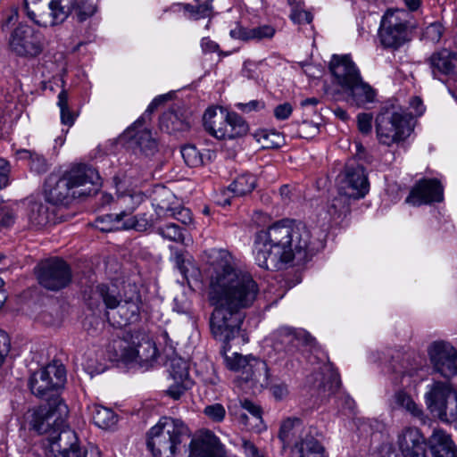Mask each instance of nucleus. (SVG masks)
<instances>
[{"instance_id": "f257e3e1", "label": "nucleus", "mask_w": 457, "mask_h": 457, "mask_svg": "<svg viewBox=\"0 0 457 457\" xmlns=\"http://www.w3.org/2000/svg\"><path fill=\"white\" fill-rule=\"evenodd\" d=\"M213 258L207 288L208 302L213 307L211 329L216 339L228 343L239 333L243 311L253 304L259 287L249 272L236 265L227 250L215 251Z\"/></svg>"}, {"instance_id": "f03ea898", "label": "nucleus", "mask_w": 457, "mask_h": 457, "mask_svg": "<svg viewBox=\"0 0 457 457\" xmlns=\"http://www.w3.org/2000/svg\"><path fill=\"white\" fill-rule=\"evenodd\" d=\"M311 231L301 222L281 220L254 236L253 254L262 269L278 270L295 260L305 259L311 249Z\"/></svg>"}, {"instance_id": "7ed1b4c3", "label": "nucleus", "mask_w": 457, "mask_h": 457, "mask_svg": "<svg viewBox=\"0 0 457 457\" xmlns=\"http://www.w3.org/2000/svg\"><path fill=\"white\" fill-rule=\"evenodd\" d=\"M69 408L56 394L51 395L46 403L33 414V428L46 435L43 446L48 457H100L97 448L91 446L83 450L74 430L66 426Z\"/></svg>"}, {"instance_id": "20e7f679", "label": "nucleus", "mask_w": 457, "mask_h": 457, "mask_svg": "<svg viewBox=\"0 0 457 457\" xmlns=\"http://www.w3.org/2000/svg\"><path fill=\"white\" fill-rule=\"evenodd\" d=\"M191 438L181 420L163 417L148 431L147 447L154 457H188Z\"/></svg>"}, {"instance_id": "39448f33", "label": "nucleus", "mask_w": 457, "mask_h": 457, "mask_svg": "<svg viewBox=\"0 0 457 457\" xmlns=\"http://www.w3.org/2000/svg\"><path fill=\"white\" fill-rule=\"evenodd\" d=\"M411 114L401 107H384L376 117V134L380 144L390 146L407 139L413 131Z\"/></svg>"}, {"instance_id": "423d86ee", "label": "nucleus", "mask_w": 457, "mask_h": 457, "mask_svg": "<svg viewBox=\"0 0 457 457\" xmlns=\"http://www.w3.org/2000/svg\"><path fill=\"white\" fill-rule=\"evenodd\" d=\"M203 122L205 130L218 139H233L248 131V125L240 115L221 107L207 108Z\"/></svg>"}, {"instance_id": "0eeeda50", "label": "nucleus", "mask_w": 457, "mask_h": 457, "mask_svg": "<svg viewBox=\"0 0 457 457\" xmlns=\"http://www.w3.org/2000/svg\"><path fill=\"white\" fill-rule=\"evenodd\" d=\"M409 18L410 13L403 9L389 10L383 15L378 37L385 48L396 50L410 40Z\"/></svg>"}, {"instance_id": "6e6552de", "label": "nucleus", "mask_w": 457, "mask_h": 457, "mask_svg": "<svg viewBox=\"0 0 457 457\" xmlns=\"http://www.w3.org/2000/svg\"><path fill=\"white\" fill-rule=\"evenodd\" d=\"M145 199V195L140 191H129L118 195L115 204L120 212L110 214L109 218L118 224L121 223L118 228L145 231L149 226L147 220L138 219L133 212Z\"/></svg>"}, {"instance_id": "1a4fd4ad", "label": "nucleus", "mask_w": 457, "mask_h": 457, "mask_svg": "<svg viewBox=\"0 0 457 457\" xmlns=\"http://www.w3.org/2000/svg\"><path fill=\"white\" fill-rule=\"evenodd\" d=\"M40 0H24L27 16L42 27L54 26L66 20L74 0H53L48 6L39 4Z\"/></svg>"}, {"instance_id": "9d476101", "label": "nucleus", "mask_w": 457, "mask_h": 457, "mask_svg": "<svg viewBox=\"0 0 457 457\" xmlns=\"http://www.w3.org/2000/svg\"><path fill=\"white\" fill-rule=\"evenodd\" d=\"M272 348L286 356H293L300 345L314 347L316 340L306 330L281 326L271 334Z\"/></svg>"}, {"instance_id": "9b49d317", "label": "nucleus", "mask_w": 457, "mask_h": 457, "mask_svg": "<svg viewBox=\"0 0 457 457\" xmlns=\"http://www.w3.org/2000/svg\"><path fill=\"white\" fill-rule=\"evenodd\" d=\"M65 380L64 366L54 361L34 372L29 378V386L33 395L42 398L62 387Z\"/></svg>"}, {"instance_id": "f8f14e48", "label": "nucleus", "mask_w": 457, "mask_h": 457, "mask_svg": "<svg viewBox=\"0 0 457 457\" xmlns=\"http://www.w3.org/2000/svg\"><path fill=\"white\" fill-rule=\"evenodd\" d=\"M71 278L70 266L62 259L52 258L37 266L38 283L47 290L58 291L66 287Z\"/></svg>"}, {"instance_id": "ddd939ff", "label": "nucleus", "mask_w": 457, "mask_h": 457, "mask_svg": "<svg viewBox=\"0 0 457 457\" xmlns=\"http://www.w3.org/2000/svg\"><path fill=\"white\" fill-rule=\"evenodd\" d=\"M9 46L17 55L27 58L37 57L44 48L41 34L25 24H20L13 29Z\"/></svg>"}, {"instance_id": "4468645a", "label": "nucleus", "mask_w": 457, "mask_h": 457, "mask_svg": "<svg viewBox=\"0 0 457 457\" xmlns=\"http://www.w3.org/2000/svg\"><path fill=\"white\" fill-rule=\"evenodd\" d=\"M428 353L436 372L448 379L457 375V350L450 343L435 341Z\"/></svg>"}, {"instance_id": "2eb2a0df", "label": "nucleus", "mask_w": 457, "mask_h": 457, "mask_svg": "<svg viewBox=\"0 0 457 457\" xmlns=\"http://www.w3.org/2000/svg\"><path fill=\"white\" fill-rule=\"evenodd\" d=\"M75 196L81 197L96 192L100 176L96 169L85 164L73 166L64 173Z\"/></svg>"}, {"instance_id": "dca6fc26", "label": "nucleus", "mask_w": 457, "mask_h": 457, "mask_svg": "<svg viewBox=\"0 0 457 457\" xmlns=\"http://www.w3.org/2000/svg\"><path fill=\"white\" fill-rule=\"evenodd\" d=\"M456 392L450 383L435 381L424 396L427 408L442 421L450 405L449 399H453Z\"/></svg>"}, {"instance_id": "f3484780", "label": "nucleus", "mask_w": 457, "mask_h": 457, "mask_svg": "<svg viewBox=\"0 0 457 457\" xmlns=\"http://www.w3.org/2000/svg\"><path fill=\"white\" fill-rule=\"evenodd\" d=\"M188 457H227L224 445L212 431L204 430L192 436Z\"/></svg>"}, {"instance_id": "a211bd4d", "label": "nucleus", "mask_w": 457, "mask_h": 457, "mask_svg": "<svg viewBox=\"0 0 457 457\" xmlns=\"http://www.w3.org/2000/svg\"><path fill=\"white\" fill-rule=\"evenodd\" d=\"M369 188L370 184L364 168L359 164H347L340 182V192L355 200L364 197Z\"/></svg>"}, {"instance_id": "6ab92c4d", "label": "nucleus", "mask_w": 457, "mask_h": 457, "mask_svg": "<svg viewBox=\"0 0 457 457\" xmlns=\"http://www.w3.org/2000/svg\"><path fill=\"white\" fill-rule=\"evenodd\" d=\"M329 70L336 83L345 90L361 78L360 71L348 55H333Z\"/></svg>"}, {"instance_id": "aec40b11", "label": "nucleus", "mask_w": 457, "mask_h": 457, "mask_svg": "<svg viewBox=\"0 0 457 457\" xmlns=\"http://www.w3.org/2000/svg\"><path fill=\"white\" fill-rule=\"evenodd\" d=\"M444 199V189L441 183L435 179L420 180L411 190L406 198L407 204L414 206L441 202Z\"/></svg>"}, {"instance_id": "412c9836", "label": "nucleus", "mask_w": 457, "mask_h": 457, "mask_svg": "<svg viewBox=\"0 0 457 457\" xmlns=\"http://www.w3.org/2000/svg\"><path fill=\"white\" fill-rule=\"evenodd\" d=\"M396 444L403 457H427L425 437L415 427L403 428L397 436Z\"/></svg>"}, {"instance_id": "4be33fe9", "label": "nucleus", "mask_w": 457, "mask_h": 457, "mask_svg": "<svg viewBox=\"0 0 457 457\" xmlns=\"http://www.w3.org/2000/svg\"><path fill=\"white\" fill-rule=\"evenodd\" d=\"M169 371L173 384L169 386L167 394L172 399L179 400L193 385V380L189 376L188 364L184 359L174 357L170 360Z\"/></svg>"}, {"instance_id": "5701e85b", "label": "nucleus", "mask_w": 457, "mask_h": 457, "mask_svg": "<svg viewBox=\"0 0 457 457\" xmlns=\"http://www.w3.org/2000/svg\"><path fill=\"white\" fill-rule=\"evenodd\" d=\"M227 367L232 370H243L245 376L243 378L245 381L256 380L257 374L261 371L267 370L266 363L251 355L243 356L238 353H234L232 357L226 356L225 358Z\"/></svg>"}, {"instance_id": "b1692460", "label": "nucleus", "mask_w": 457, "mask_h": 457, "mask_svg": "<svg viewBox=\"0 0 457 457\" xmlns=\"http://www.w3.org/2000/svg\"><path fill=\"white\" fill-rule=\"evenodd\" d=\"M45 192L49 202L54 204H68L71 199L78 197L64 175L59 179L48 177L45 183Z\"/></svg>"}, {"instance_id": "393cba45", "label": "nucleus", "mask_w": 457, "mask_h": 457, "mask_svg": "<svg viewBox=\"0 0 457 457\" xmlns=\"http://www.w3.org/2000/svg\"><path fill=\"white\" fill-rule=\"evenodd\" d=\"M26 218L30 228L41 229L55 222L54 208L48 204L31 202L27 207Z\"/></svg>"}, {"instance_id": "a878e982", "label": "nucleus", "mask_w": 457, "mask_h": 457, "mask_svg": "<svg viewBox=\"0 0 457 457\" xmlns=\"http://www.w3.org/2000/svg\"><path fill=\"white\" fill-rule=\"evenodd\" d=\"M121 356L126 361H135L143 365L156 359L157 348L151 340L142 338L137 345L133 342V345L124 347Z\"/></svg>"}, {"instance_id": "bb28decb", "label": "nucleus", "mask_w": 457, "mask_h": 457, "mask_svg": "<svg viewBox=\"0 0 457 457\" xmlns=\"http://www.w3.org/2000/svg\"><path fill=\"white\" fill-rule=\"evenodd\" d=\"M290 457H326L325 448L313 433H304L291 446Z\"/></svg>"}, {"instance_id": "cd10ccee", "label": "nucleus", "mask_w": 457, "mask_h": 457, "mask_svg": "<svg viewBox=\"0 0 457 457\" xmlns=\"http://www.w3.org/2000/svg\"><path fill=\"white\" fill-rule=\"evenodd\" d=\"M145 122L144 116L137 119L129 127L125 134L129 138H131L142 152L145 154H153L157 149V143L153 137L150 130L143 129Z\"/></svg>"}, {"instance_id": "c85d7f7f", "label": "nucleus", "mask_w": 457, "mask_h": 457, "mask_svg": "<svg viewBox=\"0 0 457 457\" xmlns=\"http://www.w3.org/2000/svg\"><path fill=\"white\" fill-rule=\"evenodd\" d=\"M304 433H312V430L311 428H304L301 419L288 417L281 422L278 436L286 448L291 447Z\"/></svg>"}, {"instance_id": "c756f323", "label": "nucleus", "mask_w": 457, "mask_h": 457, "mask_svg": "<svg viewBox=\"0 0 457 457\" xmlns=\"http://www.w3.org/2000/svg\"><path fill=\"white\" fill-rule=\"evenodd\" d=\"M428 444L433 457H457L456 445L443 429H434Z\"/></svg>"}, {"instance_id": "7c9ffc66", "label": "nucleus", "mask_w": 457, "mask_h": 457, "mask_svg": "<svg viewBox=\"0 0 457 457\" xmlns=\"http://www.w3.org/2000/svg\"><path fill=\"white\" fill-rule=\"evenodd\" d=\"M83 297L90 309L98 307L104 302L107 309L113 310L119 303V297L105 285L91 287L89 291H85Z\"/></svg>"}, {"instance_id": "2f4dec72", "label": "nucleus", "mask_w": 457, "mask_h": 457, "mask_svg": "<svg viewBox=\"0 0 457 457\" xmlns=\"http://www.w3.org/2000/svg\"><path fill=\"white\" fill-rule=\"evenodd\" d=\"M120 300L119 299L116 312H107L106 317L109 322L114 327H123L128 324L136 322L139 318V308L132 302H127L123 304H120Z\"/></svg>"}, {"instance_id": "473e14b6", "label": "nucleus", "mask_w": 457, "mask_h": 457, "mask_svg": "<svg viewBox=\"0 0 457 457\" xmlns=\"http://www.w3.org/2000/svg\"><path fill=\"white\" fill-rule=\"evenodd\" d=\"M430 66L435 77L453 73L457 68V54L444 49L430 57Z\"/></svg>"}, {"instance_id": "72a5a7b5", "label": "nucleus", "mask_w": 457, "mask_h": 457, "mask_svg": "<svg viewBox=\"0 0 457 457\" xmlns=\"http://www.w3.org/2000/svg\"><path fill=\"white\" fill-rule=\"evenodd\" d=\"M275 29L270 25H262L255 28H245L237 25L230 30V37L243 41L262 40L271 38L275 35Z\"/></svg>"}, {"instance_id": "f704fd0d", "label": "nucleus", "mask_w": 457, "mask_h": 457, "mask_svg": "<svg viewBox=\"0 0 457 457\" xmlns=\"http://www.w3.org/2000/svg\"><path fill=\"white\" fill-rule=\"evenodd\" d=\"M244 410L248 411L253 419L257 420H262V410L260 406L248 399H239L237 403L228 405L229 413L237 418L242 424L247 425L248 416L243 411Z\"/></svg>"}, {"instance_id": "c9c22d12", "label": "nucleus", "mask_w": 457, "mask_h": 457, "mask_svg": "<svg viewBox=\"0 0 457 457\" xmlns=\"http://www.w3.org/2000/svg\"><path fill=\"white\" fill-rule=\"evenodd\" d=\"M345 90L349 92L352 103L357 106H363L375 101V90L368 83L364 82L361 78L360 81L353 84Z\"/></svg>"}, {"instance_id": "e433bc0d", "label": "nucleus", "mask_w": 457, "mask_h": 457, "mask_svg": "<svg viewBox=\"0 0 457 457\" xmlns=\"http://www.w3.org/2000/svg\"><path fill=\"white\" fill-rule=\"evenodd\" d=\"M353 197L340 192L338 195L328 201L327 204V212L331 220H337L345 217L350 212V201Z\"/></svg>"}, {"instance_id": "4c0bfd02", "label": "nucleus", "mask_w": 457, "mask_h": 457, "mask_svg": "<svg viewBox=\"0 0 457 457\" xmlns=\"http://www.w3.org/2000/svg\"><path fill=\"white\" fill-rule=\"evenodd\" d=\"M92 415L94 423L103 429L113 428L118 421L117 414L112 409L102 405H94Z\"/></svg>"}, {"instance_id": "58836bf2", "label": "nucleus", "mask_w": 457, "mask_h": 457, "mask_svg": "<svg viewBox=\"0 0 457 457\" xmlns=\"http://www.w3.org/2000/svg\"><path fill=\"white\" fill-rule=\"evenodd\" d=\"M256 187V178L249 173L237 176L229 185L228 190L236 196H242L251 193Z\"/></svg>"}, {"instance_id": "ea45409f", "label": "nucleus", "mask_w": 457, "mask_h": 457, "mask_svg": "<svg viewBox=\"0 0 457 457\" xmlns=\"http://www.w3.org/2000/svg\"><path fill=\"white\" fill-rule=\"evenodd\" d=\"M172 260L175 262L176 267L181 273L184 278L187 279L188 276L192 274L195 268L192 262V257L182 250L171 247Z\"/></svg>"}, {"instance_id": "a19ab883", "label": "nucleus", "mask_w": 457, "mask_h": 457, "mask_svg": "<svg viewBox=\"0 0 457 457\" xmlns=\"http://www.w3.org/2000/svg\"><path fill=\"white\" fill-rule=\"evenodd\" d=\"M17 155L21 160L29 161V168L32 171L41 174L48 170V164L43 155L29 150L21 149L17 152Z\"/></svg>"}, {"instance_id": "79ce46f5", "label": "nucleus", "mask_w": 457, "mask_h": 457, "mask_svg": "<svg viewBox=\"0 0 457 457\" xmlns=\"http://www.w3.org/2000/svg\"><path fill=\"white\" fill-rule=\"evenodd\" d=\"M395 402L396 405L404 409L415 418L421 419L423 417L422 409L413 401L411 396L406 392L400 390L395 394Z\"/></svg>"}, {"instance_id": "37998d69", "label": "nucleus", "mask_w": 457, "mask_h": 457, "mask_svg": "<svg viewBox=\"0 0 457 457\" xmlns=\"http://www.w3.org/2000/svg\"><path fill=\"white\" fill-rule=\"evenodd\" d=\"M183 10L188 13V18L193 20H200L210 17L212 13V1L207 0L203 4L193 5L191 4H181Z\"/></svg>"}, {"instance_id": "c03bdc74", "label": "nucleus", "mask_w": 457, "mask_h": 457, "mask_svg": "<svg viewBox=\"0 0 457 457\" xmlns=\"http://www.w3.org/2000/svg\"><path fill=\"white\" fill-rule=\"evenodd\" d=\"M96 11V5L87 0H74V4L70 9V12H73L79 22H83L93 16Z\"/></svg>"}, {"instance_id": "a18cd8bd", "label": "nucleus", "mask_w": 457, "mask_h": 457, "mask_svg": "<svg viewBox=\"0 0 457 457\" xmlns=\"http://www.w3.org/2000/svg\"><path fill=\"white\" fill-rule=\"evenodd\" d=\"M57 105L61 111V121L64 125L71 126L75 121V115L68 105V93L62 90L58 95Z\"/></svg>"}, {"instance_id": "49530a36", "label": "nucleus", "mask_w": 457, "mask_h": 457, "mask_svg": "<svg viewBox=\"0 0 457 457\" xmlns=\"http://www.w3.org/2000/svg\"><path fill=\"white\" fill-rule=\"evenodd\" d=\"M158 207L165 211V215L172 217L181 222L182 224L188 225L192 222V213L189 209L182 207V206H177V207H170V206H163V205H158Z\"/></svg>"}, {"instance_id": "de8ad7c7", "label": "nucleus", "mask_w": 457, "mask_h": 457, "mask_svg": "<svg viewBox=\"0 0 457 457\" xmlns=\"http://www.w3.org/2000/svg\"><path fill=\"white\" fill-rule=\"evenodd\" d=\"M160 126L162 129H166L168 133L183 130L187 127V125L179 119L178 115L172 112L164 113L162 116Z\"/></svg>"}, {"instance_id": "09e8293b", "label": "nucleus", "mask_w": 457, "mask_h": 457, "mask_svg": "<svg viewBox=\"0 0 457 457\" xmlns=\"http://www.w3.org/2000/svg\"><path fill=\"white\" fill-rule=\"evenodd\" d=\"M181 155L185 163L189 167H198L203 163L202 155L195 145L182 147Z\"/></svg>"}, {"instance_id": "8fccbe9b", "label": "nucleus", "mask_w": 457, "mask_h": 457, "mask_svg": "<svg viewBox=\"0 0 457 457\" xmlns=\"http://www.w3.org/2000/svg\"><path fill=\"white\" fill-rule=\"evenodd\" d=\"M158 233L164 238L175 242H183L184 237L181 228L175 223H167L158 228Z\"/></svg>"}, {"instance_id": "3c124183", "label": "nucleus", "mask_w": 457, "mask_h": 457, "mask_svg": "<svg viewBox=\"0 0 457 457\" xmlns=\"http://www.w3.org/2000/svg\"><path fill=\"white\" fill-rule=\"evenodd\" d=\"M204 415L213 422H221L226 416V410L220 403H213L205 406Z\"/></svg>"}, {"instance_id": "603ef678", "label": "nucleus", "mask_w": 457, "mask_h": 457, "mask_svg": "<svg viewBox=\"0 0 457 457\" xmlns=\"http://www.w3.org/2000/svg\"><path fill=\"white\" fill-rule=\"evenodd\" d=\"M409 110L410 112L404 110L408 114H411V122L412 120L417 117H420L426 110V107L423 104V101L419 96H412L409 101Z\"/></svg>"}, {"instance_id": "864d4df0", "label": "nucleus", "mask_w": 457, "mask_h": 457, "mask_svg": "<svg viewBox=\"0 0 457 457\" xmlns=\"http://www.w3.org/2000/svg\"><path fill=\"white\" fill-rule=\"evenodd\" d=\"M290 19L298 24L310 23L312 21V16L310 12L301 8V4H296L292 7Z\"/></svg>"}, {"instance_id": "5fc2aeb1", "label": "nucleus", "mask_w": 457, "mask_h": 457, "mask_svg": "<svg viewBox=\"0 0 457 457\" xmlns=\"http://www.w3.org/2000/svg\"><path fill=\"white\" fill-rule=\"evenodd\" d=\"M358 129L364 135L372 129V115L370 113H360L357 116Z\"/></svg>"}, {"instance_id": "6e6d98bb", "label": "nucleus", "mask_w": 457, "mask_h": 457, "mask_svg": "<svg viewBox=\"0 0 457 457\" xmlns=\"http://www.w3.org/2000/svg\"><path fill=\"white\" fill-rule=\"evenodd\" d=\"M442 421L446 423H457V392L454 394L453 401L450 402L446 412H444Z\"/></svg>"}, {"instance_id": "4d7b16f0", "label": "nucleus", "mask_w": 457, "mask_h": 457, "mask_svg": "<svg viewBox=\"0 0 457 457\" xmlns=\"http://www.w3.org/2000/svg\"><path fill=\"white\" fill-rule=\"evenodd\" d=\"M237 107L243 112L249 113L258 112L265 107V103L261 100H252L248 103H238Z\"/></svg>"}, {"instance_id": "13d9d810", "label": "nucleus", "mask_w": 457, "mask_h": 457, "mask_svg": "<svg viewBox=\"0 0 457 457\" xmlns=\"http://www.w3.org/2000/svg\"><path fill=\"white\" fill-rule=\"evenodd\" d=\"M443 35V27L439 23H432L427 27L425 36L433 42H437Z\"/></svg>"}, {"instance_id": "bf43d9fd", "label": "nucleus", "mask_w": 457, "mask_h": 457, "mask_svg": "<svg viewBox=\"0 0 457 457\" xmlns=\"http://www.w3.org/2000/svg\"><path fill=\"white\" fill-rule=\"evenodd\" d=\"M11 347L9 336L4 330L0 329V365L4 362Z\"/></svg>"}, {"instance_id": "052dcab7", "label": "nucleus", "mask_w": 457, "mask_h": 457, "mask_svg": "<svg viewBox=\"0 0 457 457\" xmlns=\"http://www.w3.org/2000/svg\"><path fill=\"white\" fill-rule=\"evenodd\" d=\"M292 112L293 107L291 104L284 103L276 106L274 109V116L278 120H284L289 118V116L292 114Z\"/></svg>"}, {"instance_id": "680f3d73", "label": "nucleus", "mask_w": 457, "mask_h": 457, "mask_svg": "<svg viewBox=\"0 0 457 457\" xmlns=\"http://www.w3.org/2000/svg\"><path fill=\"white\" fill-rule=\"evenodd\" d=\"M15 215L12 210L4 207L0 208V226L8 228L14 223Z\"/></svg>"}, {"instance_id": "e2e57ef3", "label": "nucleus", "mask_w": 457, "mask_h": 457, "mask_svg": "<svg viewBox=\"0 0 457 457\" xmlns=\"http://www.w3.org/2000/svg\"><path fill=\"white\" fill-rule=\"evenodd\" d=\"M10 165L5 159L0 158V188L9 185Z\"/></svg>"}, {"instance_id": "0e129e2a", "label": "nucleus", "mask_w": 457, "mask_h": 457, "mask_svg": "<svg viewBox=\"0 0 457 457\" xmlns=\"http://www.w3.org/2000/svg\"><path fill=\"white\" fill-rule=\"evenodd\" d=\"M320 103L317 97H310L301 101V107L308 113L316 112V106Z\"/></svg>"}, {"instance_id": "69168bd1", "label": "nucleus", "mask_w": 457, "mask_h": 457, "mask_svg": "<svg viewBox=\"0 0 457 457\" xmlns=\"http://www.w3.org/2000/svg\"><path fill=\"white\" fill-rule=\"evenodd\" d=\"M242 446L247 457H263L251 441L243 440Z\"/></svg>"}, {"instance_id": "338daca9", "label": "nucleus", "mask_w": 457, "mask_h": 457, "mask_svg": "<svg viewBox=\"0 0 457 457\" xmlns=\"http://www.w3.org/2000/svg\"><path fill=\"white\" fill-rule=\"evenodd\" d=\"M271 392L277 400H282L288 395V388L286 384L274 385L271 387Z\"/></svg>"}, {"instance_id": "774afa93", "label": "nucleus", "mask_w": 457, "mask_h": 457, "mask_svg": "<svg viewBox=\"0 0 457 457\" xmlns=\"http://www.w3.org/2000/svg\"><path fill=\"white\" fill-rule=\"evenodd\" d=\"M202 49L204 52L213 53L218 50L219 46L214 41L211 40L209 37H204L201 41Z\"/></svg>"}]
</instances>
